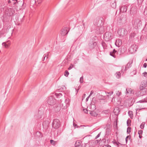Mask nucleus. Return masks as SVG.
I'll return each instance as SVG.
<instances>
[{
    "instance_id": "f257e3e1",
    "label": "nucleus",
    "mask_w": 147,
    "mask_h": 147,
    "mask_svg": "<svg viewBox=\"0 0 147 147\" xmlns=\"http://www.w3.org/2000/svg\"><path fill=\"white\" fill-rule=\"evenodd\" d=\"M118 33L120 36L123 37L127 35V31L125 28H121L119 29L118 30Z\"/></svg>"
},
{
    "instance_id": "f03ea898",
    "label": "nucleus",
    "mask_w": 147,
    "mask_h": 147,
    "mask_svg": "<svg viewBox=\"0 0 147 147\" xmlns=\"http://www.w3.org/2000/svg\"><path fill=\"white\" fill-rule=\"evenodd\" d=\"M47 101L49 105H53L56 104V100L54 97L50 96L48 97Z\"/></svg>"
},
{
    "instance_id": "7ed1b4c3",
    "label": "nucleus",
    "mask_w": 147,
    "mask_h": 147,
    "mask_svg": "<svg viewBox=\"0 0 147 147\" xmlns=\"http://www.w3.org/2000/svg\"><path fill=\"white\" fill-rule=\"evenodd\" d=\"M97 45V43L95 41L94 38H92L90 40L88 43L89 48L90 49H94Z\"/></svg>"
},
{
    "instance_id": "20e7f679",
    "label": "nucleus",
    "mask_w": 147,
    "mask_h": 147,
    "mask_svg": "<svg viewBox=\"0 0 147 147\" xmlns=\"http://www.w3.org/2000/svg\"><path fill=\"white\" fill-rule=\"evenodd\" d=\"M14 13L15 10L14 9L11 8H7L5 12V14L8 16H11Z\"/></svg>"
},
{
    "instance_id": "39448f33",
    "label": "nucleus",
    "mask_w": 147,
    "mask_h": 147,
    "mask_svg": "<svg viewBox=\"0 0 147 147\" xmlns=\"http://www.w3.org/2000/svg\"><path fill=\"white\" fill-rule=\"evenodd\" d=\"M53 127L55 129H57L60 126V123L59 120L57 119H55L53 120L52 124Z\"/></svg>"
},
{
    "instance_id": "423d86ee",
    "label": "nucleus",
    "mask_w": 147,
    "mask_h": 147,
    "mask_svg": "<svg viewBox=\"0 0 147 147\" xmlns=\"http://www.w3.org/2000/svg\"><path fill=\"white\" fill-rule=\"evenodd\" d=\"M134 26L135 27H137L138 28L139 27L142 26V22L139 19H135L134 24Z\"/></svg>"
},
{
    "instance_id": "0eeeda50",
    "label": "nucleus",
    "mask_w": 147,
    "mask_h": 147,
    "mask_svg": "<svg viewBox=\"0 0 147 147\" xmlns=\"http://www.w3.org/2000/svg\"><path fill=\"white\" fill-rule=\"evenodd\" d=\"M69 30L68 27H65L63 28L61 31V35L63 36L65 35L68 34Z\"/></svg>"
},
{
    "instance_id": "6e6552de",
    "label": "nucleus",
    "mask_w": 147,
    "mask_h": 147,
    "mask_svg": "<svg viewBox=\"0 0 147 147\" xmlns=\"http://www.w3.org/2000/svg\"><path fill=\"white\" fill-rule=\"evenodd\" d=\"M130 52L131 53L135 52L137 50V48L136 45H131L129 49Z\"/></svg>"
},
{
    "instance_id": "1a4fd4ad",
    "label": "nucleus",
    "mask_w": 147,
    "mask_h": 147,
    "mask_svg": "<svg viewBox=\"0 0 147 147\" xmlns=\"http://www.w3.org/2000/svg\"><path fill=\"white\" fill-rule=\"evenodd\" d=\"M140 95L138 96L139 97L145 95L147 94L146 89H144L143 90L142 89L140 90Z\"/></svg>"
},
{
    "instance_id": "9d476101",
    "label": "nucleus",
    "mask_w": 147,
    "mask_h": 147,
    "mask_svg": "<svg viewBox=\"0 0 147 147\" xmlns=\"http://www.w3.org/2000/svg\"><path fill=\"white\" fill-rule=\"evenodd\" d=\"M146 86V82L144 81L142 82L141 84L140 85V90H143L144 89H146L145 88Z\"/></svg>"
},
{
    "instance_id": "9b49d317",
    "label": "nucleus",
    "mask_w": 147,
    "mask_h": 147,
    "mask_svg": "<svg viewBox=\"0 0 147 147\" xmlns=\"http://www.w3.org/2000/svg\"><path fill=\"white\" fill-rule=\"evenodd\" d=\"M111 33L109 32H106L104 35V37L107 39H109L111 38Z\"/></svg>"
},
{
    "instance_id": "f8f14e48",
    "label": "nucleus",
    "mask_w": 147,
    "mask_h": 147,
    "mask_svg": "<svg viewBox=\"0 0 147 147\" xmlns=\"http://www.w3.org/2000/svg\"><path fill=\"white\" fill-rule=\"evenodd\" d=\"M136 12V9L135 7H132L130 10V13L131 15H134Z\"/></svg>"
},
{
    "instance_id": "ddd939ff",
    "label": "nucleus",
    "mask_w": 147,
    "mask_h": 147,
    "mask_svg": "<svg viewBox=\"0 0 147 147\" xmlns=\"http://www.w3.org/2000/svg\"><path fill=\"white\" fill-rule=\"evenodd\" d=\"M117 53V51L115 49H114L113 51L110 52V55L114 58H116V55H115V53Z\"/></svg>"
},
{
    "instance_id": "4468645a",
    "label": "nucleus",
    "mask_w": 147,
    "mask_h": 147,
    "mask_svg": "<svg viewBox=\"0 0 147 147\" xmlns=\"http://www.w3.org/2000/svg\"><path fill=\"white\" fill-rule=\"evenodd\" d=\"M96 21H97V22H96L94 25L97 26V27H102L101 25L102 22V20L100 19H98Z\"/></svg>"
},
{
    "instance_id": "2eb2a0df",
    "label": "nucleus",
    "mask_w": 147,
    "mask_h": 147,
    "mask_svg": "<svg viewBox=\"0 0 147 147\" xmlns=\"http://www.w3.org/2000/svg\"><path fill=\"white\" fill-rule=\"evenodd\" d=\"M127 9V7L126 6H122L120 9V11L121 13L125 12L126 11Z\"/></svg>"
},
{
    "instance_id": "dca6fc26",
    "label": "nucleus",
    "mask_w": 147,
    "mask_h": 147,
    "mask_svg": "<svg viewBox=\"0 0 147 147\" xmlns=\"http://www.w3.org/2000/svg\"><path fill=\"white\" fill-rule=\"evenodd\" d=\"M126 48L124 47H122L120 49V52L121 54L124 53L126 51Z\"/></svg>"
},
{
    "instance_id": "f3484780",
    "label": "nucleus",
    "mask_w": 147,
    "mask_h": 147,
    "mask_svg": "<svg viewBox=\"0 0 147 147\" xmlns=\"http://www.w3.org/2000/svg\"><path fill=\"white\" fill-rule=\"evenodd\" d=\"M24 2L23 1H18L17 4H16V6L17 7H22L23 6Z\"/></svg>"
},
{
    "instance_id": "a211bd4d",
    "label": "nucleus",
    "mask_w": 147,
    "mask_h": 147,
    "mask_svg": "<svg viewBox=\"0 0 147 147\" xmlns=\"http://www.w3.org/2000/svg\"><path fill=\"white\" fill-rule=\"evenodd\" d=\"M126 94H131L132 93V92H133V90L132 89H131V88H127L126 89Z\"/></svg>"
},
{
    "instance_id": "6ab92c4d",
    "label": "nucleus",
    "mask_w": 147,
    "mask_h": 147,
    "mask_svg": "<svg viewBox=\"0 0 147 147\" xmlns=\"http://www.w3.org/2000/svg\"><path fill=\"white\" fill-rule=\"evenodd\" d=\"M120 40L119 39L118 40H117L115 43V45L118 47H119L121 44V41H120L121 42H119Z\"/></svg>"
},
{
    "instance_id": "aec40b11",
    "label": "nucleus",
    "mask_w": 147,
    "mask_h": 147,
    "mask_svg": "<svg viewBox=\"0 0 147 147\" xmlns=\"http://www.w3.org/2000/svg\"><path fill=\"white\" fill-rule=\"evenodd\" d=\"M113 112L115 115H117L119 113V110L118 108H116L114 109Z\"/></svg>"
},
{
    "instance_id": "412c9836",
    "label": "nucleus",
    "mask_w": 147,
    "mask_h": 147,
    "mask_svg": "<svg viewBox=\"0 0 147 147\" xmlns=\"http://www.w3.org/2000/svg\"><path fill=\"white\" fill-rule=\"evenodd\" d=\"M90 113L91 115L93 116L94 117H96L98 115V114L94 111H91Z\"/></svg>"
},
{
    "instance_id": "4be33fe9",
    "label": "nucleus",
    "mask_w": 147,
    "mask_h": 147,
    "mask_svg": "<svg viewBox=\"0 0 147 147\" xmlns=\"http://www.w3.org/2000/svg\"><path fill=\"white\" fill-rule=\"evenodd\" d=\"M99 99L100 100H104L107 98L106 96H103L102 95H100L99 96Z\"/></svg>"
},
{
    "instance_id": "5701e85b",
    "label": "nucleus",
    "mask_w": 147,
    "mask_h": 147,
    "mask_svg": "<svg viewBox=\"0 0 147 147\" xmlns=\"http://www.w3.org/2000/svg\"><path fill=\"white\" fill-rule=\"evenodd\" d=\"M2 45L3 46H4L5 48H7L9 46L10 44L8 42H7L3 43Z\"/></svg>"
},
{
    "instance_id": "b1692460",
    "label": "nucleus",
    "mask_w": 147,
    "mask_h": 147,
    "mask_svg": "<svg viewBox=\"0 0 147 147\" xmlns=\"http://www.w3.org/2000/svg\"><path fill=\"white\" fill-rule=\"evenodd\" d=\"M132 63V61H129L127 64V66H126L127 67V69H128L129 68H130L131 66V64Z\"/></svg>"
},
{
    "instance_id": "393cba45",
    "label": "nucleus",
    "mask_w": 147,
    "mask_h": 147,
    "mask_svg": "<svg viewBox=\"0 0 147 147\" xmlns=\"http://www.w3.org/2000/svg\"><path fill=\"white\" fill-rule=\"evenodd\" d=\"M70 101V100L68 98H67L65 100V103L67 107L69 105Z\"/></svg>"
},
{
    "instance_id": "a878e982",
    "label": "nucleus",
    "mask_w": 147,
    "mask_h": 147,
    "mask_svg": "<svg viewBox=\"0 0 147 147\" xmlns=\"http://www.w3.org/2000/svg\"><path fill=\"white\" fill-rule=\"evenodd\" d=\"M128 115L130 118L132 119L133 117V112L132 111H129L128 112Z\"/></svg>"
},
{
    "instance_id": "bb28decb",
    "label": "nucleus",
    "mask_w": 147,
    "mask_h": 147,
    "mask_svg": "<svg viewBox=\"0 0 147 147\" xmlns=\"http://www.w3.org/2000/svg\"><path fill=\"white\" fill-rule=\"evenodd\" d=\"M146 98V97H145L144 99L140 100L139 101L137 102L144 103V102H147V98Z\"/></svg>"
},
{
    "instance_id": "cd10ccee",
    "label": "nucleus",
    "mask_w": 147,
    "mask_h": 147,
    "mask_svg": "<svg viewBox=\"0 0 147 147\" xmlns=\"http://www.w3.org/2000/svg\"><path fill=\"white\" fill-rule=\"evenodd\" d=\"M116 77L117 78H119L121 77V73L120 72H117L115 74Z\"/></svg>"
},
{
    "instance_id": "c85d7f7f",
    "label": "nucleus",
    "mask_w": 147,
    "mask_h": 147,
    "mask_svg": "<svg viewBox=\"0 0 147 147\" xmlns=\"http://www.w3.org/2000/svg\"><path fill=\"white\" fill-rule=\"evenodd\" d=\"M136 35V33L134 32L131 33L130 35V38L131 39L133 38Z\"/></svg>"
},
{
    "instance_id": "c756f323",
    "label": "nucleus",
    "mask_w": 147,
    "mask_h": 147,
    "mask_svg": "<svg viewBox=\"0 0 147 147\" xmlns=\"http://www.w3.org/2000/svg\"><path fill=\"white\" fill-rule=\"evenodd\" d=\"M131 121L130 119H128L127 121V124L128 126L131 125Z\"/></svg>"
},
{
    "instance_id": "7c9ffc66",
    "label": "nucleus",
    "mask_w": 147,
    "mask_h": 147,
    "mask_svg": "<svg viewBox=\"0 0 147 147\" xmlns=\"http://www.w3.org/2000/svg\"><path fill=\"white\" fill-rule=\"evenodd\" d=\"M18 0H11L12 4L13 5H16V4L18 2Z\"/></svg>"
},
{
    "instance_id": "2f4dec72",
    "label": "nucleus",
    "mask_w": 147,
    "mask_h": 147,
    "mask_svg": "<svg viewBox=\"0 0 147 147\" xmlns=\"http://www.w3.org/2000/svg\"><path fill=\"white\" fill-rule=\"evenodd\" d=\"M102 28V27H97V26H96V32H98V33H100V28Z\"/></svg>"
},
{
    "instance_id": "473e14b6",
    "label": "nucleus",
    "mask_w": 147,
    "mask_h": 147,
    "mask_svg": "<svg viewBox=\"0 0 147 147\" xmlns=\"http://www.w3.org/2000/svg\"><path fill=\"white\" fill-rule=\"evenodd\" d=\"M144 125H145V123L144 122H142V123L141 124L140 126V128L142 129H143L144 128Z\"/></svg>"
},
{
    "instance_id": "72a5a7b5",
    "label": "nucleus",
    "mask_w": 147,
    "mask_h": 147,
    "mask_svg": "<svg viewBox=\"0 0 147 147\" xmlns=\"http://www.w3.org/2000/svg\"><path fill=\"white\" fill-rule=\"evenodd\" d=\"M131 128L130 127H128L127 128V134H130L131 131Z\"/></svg>"
},
{
    "instance_id": "f704fd0d",
    "label": "nucleus",
    "mask_w": 147,
    "mask_h": 147,
    "mask_svg": "<svg viewBox=\"0 0 147 147\" xmlns=\"http://www.w3.org/2000/svg\"><path fill=\"white\" fill-rule=\"evenodd\" d=\"M106 94H108L109 95H107V96H111V95H112L113 94V92L112 91H111L109 92H106Z\"/></svg>"
},
{
    "instance_id": "c9c22d12",
    "label": "nucleus",
    "mask_w": 147,
    "mask_h": 147,
    "mask_svg": "<svg viewBox=\"0 0 147 147\" xmlns=\"http://www.w3.org/2000/svg\"><path fill=\"white\" fill-rule=\"evenodd\" d=\"M69 74V72L67 70H65L64 73V76L66 77H67Z\"/></svg>"
},
{
    "instance_id": "e433bc0d",
    "label": "nucleus",
    "mask_w": 147,
    "mask_h": 147,
    "mask_svg": "<svg viewBox=\"0 0 147 147\" xmlns=\"http://www.w3.org/2000/svg\"><path fill=\"white\" fill-rule=\"evenodd\" d=\"M127 138H129V139L130 140L131 138V136L130 135L127 136L126 138H125V141H126V144H127L128 141Z\"/></svg>"
},
{
    "instance_id": "4c0bfd02",
    "label": "nucleus",
    "mask_w": 147,
    "mask_h": 147,
    "mask_svg": "<svg viewBox=\"0 0 147 147\" xmlns=\"http://www.w3.org/2000/svg\"><path fill=\"white\" fill-rule=\"evenodd\" d=\"M50 142L51 144H53V145H54L56 143V142L55 141H54L52 140H50Z\"/></svg>"
},
{
    "instance_id": "58836bf2",
    "label": "nucleus",
    "mask_w": 147,
    "mask_h": 147,
    "mask_svg": "<svg viewBox=\"0 0 147 147\" xmlns=\"http://www.w3.org/2000/svg\"><path fill=\"white\" fill-rule=\"evenodd\" d=\"M80 83H82L83 82V76H82L80 78Z\"/></svg>"
},
{
    "instance_id": "ea45409f",
    "label": "nucleus",
    "mask_w": 147,
    "mask_h": 147,
    "mask_svg": "<svg viewBox=\"0 0 147 147\" xmlns=\"http://www.w3.org/2000/svg\"><path fill=\"white\" fill-rule=\"evenodd\" d=\"M55 94L57 98H59V97H60V96H62V94L61 93H59V94L55 93Z\"/></svg>"
},
{
    "instance_id": "a19ab883",
    "label": "nucleus",
    "mask_w": 147,
    "mask_h": 147,
    "mask_svg": "<svg viewBox=\"0 0 147 147\" xmlns=\"http://www.w3.org/2000/svg\"><path fill=\"white\" fill-rule=\"evenodd\" d=\"M127 69L126 66H123L122 67V71H125Z\"/></svg>"
},
{
    "instance_id": "79ce46f5",
    "label": "nucleus",
    "mask_w": 147,
    "mask_h": 147,
    "mask_svg": "<svg viewBox=\"0 0 147 147\" xmlns=\"http://www.w3.org/2000/svg\"><path fill=\"white\" fill-rule=\"evenodd\" d=\"M111 6L113 8H115L116 7V3H113L111 5Z\"/></svg>"
},
{
    "instance_id": "37998d69",
    "label": "nucleus",
    "mask_w": 147,
    "mask_h": 147,
    "mask_svg": "<svg viewBox=\"0 0 147 147\" xmlns=\"http://www.w3.org/2000/svg\"><path fill=\"white\" fill-rule=\"evenodd\" d=\"M143 133V131L142 130H140L138 131V134L139 135H142Z\"/></svg>"
},
{
    "instance_id": "c03bdc74",
    "label": "nucleus",
    "mask_w": 147,
    "mask_h": 147,
    "mask_svg": "<svg viewBox=\"0 0 147 147\" xmlns=\"http://www.w3.org/2000/svg\"><path fill=\"white\" fill-rule=\"evenodd\" d=\"M78 143L79 144V145L78 146V144H77V142H76L75 144V146L76 147H81V145L80 144V143L79 142H78Z\"/></svg>"
},
{
    "instance_id": "a18cd8bd",
    "label": "nucleus",
    "mask_w": 147,
    "mask_h": 147,
    "mask_svg": "<svg viewBox=\"0 0 147 147\" xmlns=\"http://www.w3.org/2000/svg\"><path fill=\"white\" fill-rule=\"evenodd\" d=\"M73 67V65L72 64H71L70 66L68 68V69L70 70Z\"/></svg>"
},
{
    "instance_id": "49530a36",
    "label": "nucleus",
    "mask_w": 147,
    "mask_h": 147,
    "mask_svg": "<svg viewBox=\"0 0 147 147\" xmlns=\"http://www.w3.org/2000/svg\"><path fill=\"white\" fill-rule=\"evenodd\" d=\"M46 57V59H47L48 58V57H47V55H44V58H43L42 59V60L43 61H44L45 59V58Z\"/></svg>"
},
{
    "instance_id": "de8ad7c7",
    "label": "nucleus",
    "mask_w": 147,
    "mask_h": 147,
    "mask_svg": "<svg viewBox=\"0 0 147 147\" xmlns=\"http://www.w3.org/2000/svg\"><path fill=\"white\" fill-rule=\"evenodd\" d=\"M144 14H146V15H147V7H146L145 9L144 10Z\"/></svg>"
},
{
    "instance_id": "09e8293b",
    "label": "nucleus",
    "mask_w": 147,
    "mask_h": 147,
    "mask_svg": "<svg viewBox=\"0 0 147 147\" xmlns=\"http://www.w3.org/2000/svg\"><path fill=\"white\" fill-rule=\"evenodd\" d=\"M121 93V92H119V91H118V92L116 93V95L118 96H119L120 95Z\"/></svg>"
},
{
    "instance_id": "8fccbe9b",
    "label": "nucleus",
    "mask_w": 147,
    "mask_h": 147,
    "mask_svg": "<svg viewBox=\"0 0 147 147\" xmlns=\"http://www.w3.org/2000/svg\"><path fill=\"white\" fill-rule=\"evenodd\" d=\"M83 111H84V113H88V110L86 109H83Z\"/></svg>"
},
{
    "instance_id": "3c124183",
    "label": "nucleus",
    "mask_w": 147,
    "mask_h": 147,
    "mask_svg": "<svg viewBox=\"0 0 147 147\" xmlns=\"http://www.w3.org/2000/svg\"><path fill=\"white\" fill-rule=\"evenodd\" d=\"M103 112L104 113L107 114L108 113L109 111L108 110H105L103 111Z\"/></svg>"
},
{
    "instance_id": "603ef678",
    "label": "nucleus",
    "mask_w": 147,
    "mask_h": 147,
    "mask_svg": "<svg viewBox=\"0 0 147 147\" xmlns=\"http://www.w3.org/2000/svg\"><path fill=\"white\" fill-rule=\"evenodd\" d=\"M100 135V133H99L97 135V136L95 137V139H97L98 138V137H99Z\"/></svg>"
},
{
    "instance_id": "864d4df0",
    "label": "nucleus",
    "mask_w": 147,
    "mask_h": 147,
    "mask_svg": "<svg viewBox=\"0 0 147 147\" xmlns=\"http://www.w3.org/2000/svg\"><path fill=\"white\" fill-rule=\"evenodd\" d=\"M144 77H147V73L145 72L143 73Z\"/></svg>"
},
{
    "instance_id": "5fc2aeb1",
    "label": "nucleus",
    "mask_w": 147,
    "mask_h": 147,
    "mask_svg": "<svg viewBox=\"0 0 147 147\" xmlns=\"http://www.w3.org/2000/svg\"><path fill=\"white\" fill-rule=\"evenodd\" d=\"M93 93H94V91L93 90H91L89 96H90L91 95H92Z\"/></svg>"
},
{
    "instance_id": "6e6d98bb",
    "label": "nucleus",
    "mask_w": 147,
    "mask_h": 147,
    "mask_svg": "<svg viewBox=\"0 0 147 147\" xmlns=\"http://www.w3.org/2000/svg\"><path fill=\"white\" fill-rule=\"evenodd\" d=\"M147 66V64L146 63H144V64L143 65V67L144 68H146V67Z\"/></svg>"
},
{
    "instance_id": "4d7b16f0",
    "label": "nucleus",
    "mask_w": 147,
    "mask_h": 147,
    "mask_svg": "<svg viewBox=\"0 0 147 147\" xmlns=\"http://www.w3.org/2000/svg\"><path fill=\"white\" fill-rule=\"evenodd\" d=\"M36 134L37 135L38 134H40V135L39 136V137H40V135H41V134L40 132H39V131L37 132L36 133Z\"/></svg>"
},
{
    "instance_id": "13d9d810",
    "label": "nucleus",
    "mask_w": 147,
    "mask_h": 147,
    "mask_svg": "<svg viewBox=\"0 0 147 147\" xmlns=\"http://www.w3.org/2000/svg\"><path fill=\"white\" fill-rule=\"evenodd\" d=\"M144 0H138V3H142Z\"/></svg>"
},
{
    "instance_id": "bf43d9fd",
    "label": "nucleus",
    "mask_w": 147,
    "mask_h": 147,
    "mask_svg": "<svg viewBox=\"0 0 147 147\" xmlns=\"http://www.w3.org/2000/svg\"><path fill=\"white\" fill-rule=\"evenodd\" d=\"M73 125L74 127H75L77 126V125L76 124L74 123V122L73 123Z\"/></svg>"
},
{
    "instance_id": "052dcab7",
    "label": "nucleus",
    "mask_w": 147,
    "mask_h": 147,
    "mask_svg": "<svg viewBox=\"0 0 147 147\" xmlns=\"http://www.w3.org/2000/svg\"><path fill=\"white\" fill-rule=\"evenodd\" d=\"M90 96H89L86 98V101H88V98H89L90 97Z\"/></svg>"
},
{
    "instance_id": "680f3d73",
    "label": "nucleus",
    "mask_w": 147,
    "mask_h": 147,
    "mask_svg": "<svg viewBox=\"0 0 147 147\" xmlns=\"http://www.w3.org/2000/svg\"><path fill=\"white\" fill-rule=\"evenodd\" d=\"M8 3H11V0H9L8 1Z\"/></svg>"
},
{
    "instance_id": "e2e57ef3",
    "label": "nucleus",
    "mask_w": 147,
    "mask_h": 147,
    "mask_svg": "<svg viewBox=\"0 0 147 147\" xmlns=\"http://www.w3.org/2000/svg\"><path fill=\"white\" fill-rule=\"evenodd\" d=\"M139 137L140 138H142V136H141V135H139Z\"/></svg>"
},
{
    "instance_id": "0e129e2a",
    "label": "nucleus",
    "mask_w": 147,
    "mask_h": 147,
    "mask_svg": "<svg viewBox=\"0 0 147 147\" xmlns=\"http://www.w3.org/2000/svg\"><path fill=\"white\" fill-rule=\"evenodd\" d=\"M107 147H111L110 145H107Z\"/></svg>"
},
{
    "instance_id": "69168bd1",
    "label": "nucleus",
    "mask_w": 147,
    "mask_h": 147,
    "mask_svg": "<svg viewBox=\"0 0 147 147\" xmlns=\"http://www.w3.org/2000/svg\"><path fill=\"white\" fill-rule=\"evenodd\" d=\"M2 33H1V32H0V35H2Z\"/></svg>"
},
{
    "instance_id": "338daca9",
    "label": "nucleus",
    "mask_w": 147,
    "mask_h": 147,
    "mask_svg": "<svg viewBox=\"0 0 147 147\" xmlns=\"http://www.w3.org/2000/svg\"><path fill=\"white\" fill-rule=\"evenodd\" d=\"M105 44V43H103V44H102V46H103L104 45V44Z\"/></svg>"
},
{
    "instance_id": "774afa93",
    "label": "nucleus",
    "mask_w": 147,
    "mask_h": 147,
    "mask_svg": "<svg viewBox=\"0 0 147 147\" xmlns=\"http://www.w3.org/2000/svg\"><path fill=\"white\" fill-rule=\"evenodd\" d=\"M86 95V94H84V96H85Z\"/></svg>"
}]
</instances>
